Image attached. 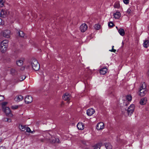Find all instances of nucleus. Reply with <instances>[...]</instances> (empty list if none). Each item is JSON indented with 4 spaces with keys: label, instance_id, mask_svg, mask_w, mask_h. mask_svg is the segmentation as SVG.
<instances>
[{
    "label": "nucleus",
    "instance_id": "obj_39",
    "mask_svg": "<svg viewBox=\"0 0 149 149\" xmlns=\"http://www.w3.org/2000/svg\"><path fill=\"white\" fill-rule=\"evenodd\" d=\"M109 95L111 97H112L113 96H114V93L112 92H111L109 93Z\"/></svg>",
    "mask_w": 149,
    "mask_h": 149
},
{
    "label": "nucleus",
    "instance_id": "obj_41",
    "mask_svg": "<svg viewBox=\"0 0 149 149\" xmlns=\"http://www.w3.org/2000/svg\"><path fill=\"white\" fill-rule=\"evenodd\" d=\"M18 107V106L17 105L12 106V108L13 109H16Z\"/></svg>",
    "mask_w": 149,
    "mask_h": 149
},
{
    "label": "nucleus",
    "instance_id": "obj_17",
    "mask_svg": "<svg viewBox=\"0 0 149 149\" xmlns=\"http://www.w3.org/2000/svg\"><path fill=\"white\" fill-rule=\"evenodd\" d=\"M51 141L53 143H60L59 140L58 138H52L50 139Z\"/></svg>",
    "mask_w": 149,
    "mask_h": 149
},
{
    "label": "nucleus",
    "instance_id": "obj_35",
    "mask_svg": "<svg viewBox=\"0 0 149 149\" xmlns=\"http://www.w3.org/2000/svg\"><path fill=\"white\" fill-rule=\"evenodd\" d=\"M26 131L27 132L30 133L31 132V129L29 127H26Z\"/></svg>",
    "mask_w": 149,
    "mask_h": 149
},
{
    "label": "nucleus",
    "instance_id": "obj_14",
    "mask_svg": "<svg viewBox=\"0 0 149 149\" xmlns=\"http://www.w3.org/2000/svg\"><path fill=\"white\" fill-rule=\"evenodd\" d=\"M23 99V97L21 95H19L16 96L14 99L15 101L19 102L22 101Z\"/></svg>",
    "mask_w": 149,
    "mask_h": 149
},
{
    "label": "nucleus",
    "instance_id": "obj_46",
    "mask_svg": "<svg viewBox=\"0 0 149 149\" xmlns=\"http://www.w3.org/2000/svg\"><path fill=\"white\" fill-rule=\"evenodd\" d=\"M40 140L42 142H44L43 140L42 139H41Z\"/></svg>",
    "mask_w": 149,
    "mask_h": 149
},
{
    "label": "nucleus",
    "instance_id": "obj_18",
    "mask_svg": "<svg viewBox=\"0 0 149 149\" xmlns=\"http://www.w3.org/2000/svg\"><path fill=\"white\" fill-rule=\"evenodd\" d=\"M7 12L3 10H0V17H4L7 15Z\"/></svg>",
    "mask_w": 149,
    "mask_h": 149
},
{
    "label": "nucleus",
    "instance_id": "obj_51",
    "mask_svg": "<svg viewBox=\"0 0 149 149\" xmlns=\"http://www.w3.org/2000/svg\"><path fill=\"white\" fill-rule=\"evenodd\" d=\"M83 143L84 144H85V143Z\"/></svg>",
    "mask_w": 149,
    "mask_h": 149
},
{
    "label": "nucleus",
    "instance_id": "obj_9",
    "mask_svg": "<svg viewBox=\"0 0 149 149\" xmlns=\"http://www.w3.org/2000/svg\"><path fill=\"white\" fill-rule=\"evenodd\" d=\"M87 26L85 24H84L81 25L80 27V29L81 32H84L87 30Z\"/></svg>",
    "mask_w": 149,
    "mask_h": 149
},
{
    "label": "nucleus",
    "instance_id": "obj_22",
    "mask_svg": "<svg viewBox=\"0 0 149 149\" xmlns=\"http://www.w3.org/2000/svg\"><path fill=\"white\" fill-rule=\"evenodd\" d=\"M147 101V99L146 97H144L142 98L140 102L141 104L144 105L146 104Z\"/></svg>",
    "mask_w": 149,
    "mask_h": 149
},
{
    "label": "nucleus",
    "instance_id": "obj_21",
    "mask_svg": "<svg viewBox=\"0 0 149 149\" xmlns=\"http://www.w3.org/2000/svg\"><path fill=\"white\" fill-rule=\"evenodd\" d=\"M120 13L119 12H116L113 14L114 17L115 19H118L120 17Z\"/></svg>",
    "mask_w": 149,
    "mask_h": 149
},
{
    "label": "nucleus",
    "instance_id": "obj_31",
    "mask_svg": "<svg viewBox=\"0 0 149 149\" xmlns=\"http://www.w3.org/2000/svg\"><path fill=\"white\" fill-rule=\"evenodd\" d=\"M108 26L109 27H112L114 26V24L112 22H110L108 24Z\"/></svg>",
    "mask_w": 149,
    "mask_h": 149
},
{
    "label": "nucleus",
    "instance_id": "obj_6",
    "mask_svg": "<svg viewBox=\"0 0 149 149\" xmlns=\"http://www.w3.org/2000/svg\"><path fill=\"white\" fill-rule=\"evenodd\" d=\"M71 96L70 94L66 93L63 96V99L65 100H67L68 102L71 99Z\"/></svg>",
    "mask_w": 149,
    "mask_h": 149
},
{
    "label": "nucleus",
    "instance_id": "obj_13",
    "mask_svg": "<svg viewBox=\"0 0 149 149\" xmlns=\"http://www.w3.org/2000/svg\"><path fill=\"white\" fill-rule=\"evenodd\" d=\"M77 127L79 130H83L84 128V125L82 123H79L77 125Z\"/></svg>",
    "mask_w": 149,
    "mask_h": 149
},
{
    "label": "nucleus",
    "instance_id": "obj_28",
    "mask_svg": "<svg viewBox=\"0 0 149 149\" xmlns=\"http://www.w3.org/2000/svg\"><path fill=\"white\" fill-rule=\"evenodd\" d=\"M120 6V4L118 2H116L115 3L114 5V7L115 8H118Z\"/></svg>",
    "mask_w": 149,
    "mask_h": 149
},
{
    "label": "nucleus",
    "instance_id": "obj_19",
    "mask_svg": "<svg viewBox=\"0 0 149 149\" xmlns=\"http://www.w3.org/2000/svg\"><path fill=\"white\" fill-rule=\"evenodd\" d=\"M104 145L107 149H111L112 148V146L111 144L109 142L105 143H104Z\"/></svg>",
    "mask_w": 149,
    "mask_h": 149
},
{
    "label": "nucleus",
    "instance_id": "obj_11",
    "mask_svg": "<svg viewBox=\"0 0 149 149\" xmlns=\"http://www.w3.org/2000/svg\"><path fill=\"white\" fill-rule=\"evenodd\" d=\"M8 46L6 45H0V50L1 52L2 53H3L5 52Z\"/></svg>",
    "mask_w": 149,
    "mask_h": 149
},
{
    "label": "nucleus",
    "instance_id": "obj_3",
    "mask_svg": "<svg viewBox=\"0 0 149 149\" xmlns=\"http://www.w3.org/2000/svg\"><path fill=\"white\" fill-rule=\"evenodd\" d=\"M6 70L10 71V74L13 76L16 75L18 74L17 71L15 69L10 67H7Z\"/></svg>",
    "mask_w": 149,
    "mask_h": 149
},
{
    "label": "nucleus",
    "instance_id": "obj_42",
    "mask_svg": "<svg viewBox=\"0 0 149 149\" xmlns=\"http://www.w3.org/2000/svg\"><path fill=\"white\" fill-rule=\"evenodd\" d=\"M0 149H6V148L4 146H0Z\"/></svg>",
    "mask_w": 149,
    "mask_h": 149
},
{
    "label": "nucleus",
    "instance_id": "obj_26",
    "mask_svg": "<svg viewBox=\"0 0 149 149\" xmlns=\"http://www.w3.org/2000/svg\"><path fill=\"white\" fill-rule=\"evenodd\" d=\"M8 41L7 40H5L1 42L0 45H4L8 46Z\"/></svg>",
    "mask_w": 149,
    "mask_h": 149
},
{
    "label": "nucleus",
    "instance_id": "obj_27",
    "mask_svg": "<svg viewBox=\"0 0 149 149\" xmlns=\"http://www.w3.org/2000/svg\"><path fill=\"white\" fill-rule=\"evenodd\" d=\"M23 63V61L22 60H19L18 61H17V65L19 66H22Z\"/></svg>",
    "mask_w": 149,
    "mask_h": 149
},
{
    "label": "nucleus",
    "instance_id": "obj_32",
    "mask_svg": "<svg viewBox=\"0 0 149 149\" xmlns=\"http://www.w3.org/2000/svg\"><path fill=\"white\" fill-rule=\"evenodd\" d=\"M94 27L96 30H98L100 28V26L98 24H95Z\"/></svg>",
    "mask_w": 149,
    "mask_h": 149
},
{
    "label": "nucleus",
    "instance_id": "obj_37",
    "mask_svg": "<svg viewBox=\"0 0 149 149\" xmlns=\"http://www.w3.org/2000/svg\"><path fill=\"white\" fill-rule=\"evenodd\" d=\"M123 2L126 4H128L129 3V0H123Z\"/></svg>",
    "mask_w": 149,
    "mask_h": 149
},
{
    "label": "nucleus",
    "instance_id": "obj_5",
    "mask_svg": "<svg viewBox=\"0 0 149 149\" xmlns=\"http://www.w3.org/2000/svg\"><path fill=\"white\" fill-rule=\"evenodd\" d=\"M3 109L7 116L12 115V114L11 113L10 109L9 107H6L5 108L3 107Z\"/></svg>",
    "mask_w": 149,
    "mask_h": 149
},
{
    "label": "nucleus",
    "instance_id": "obj_49",
    "mask_svg": "<svg viewBox=\"0 0 149 149\" xmlns=\"http://www.w3.org/2000/svg\"><path fill=\"white\" fill-rule=\"evenodd\" d=\"M116 28L118 30H119V29H118V27L117 26H116Z\"/></svg>",
    "mask_w": 149,
    "mask_h": 149
},
{
    "label": "nucleus",
    "instance_id": "obj_45",
    "mask_svg": "<svg viewBox=\"0 0 149 149\" xmlns=\"http://www.w3.org/2000/svg\"><path fill=\"white\" fill-rule=\"evenodd\" d=\"M2 141V139L0 138V144L1 143Z\"/></svg>",
    "mask_w": 149,
    "mask_h": 149
},
{
    "label": "nucleus",
    "instance_id": "obj_25",
    "mask_svg": "<svg viewBox=\"0 0 149 149\" xmlns=\"http://www.w3.org/2000/svg\"><path fill=\"white\" fill-rule=\"evenodd\" d=\"M26 127L25 126L22 125H19V128L22 131H24L26 130Z\"/></svg>",
    "mask_w": 149,
    "mask_h": 149
},
{
    "label": "nucleus",
    "instance_id": "obj_16",
    "mask_svg": "<svg viewBox=\"0 0 149 149\" xmlns=\"http://www.w3.org/2000/svg\"><path fill=\"white\" fill-rule=\"evenodd\" d=\"M143 45L144 47L147 48L149 45V40L146 39L144 40Z\"/></svg>",
    "mask_w": 149,
    "mask_h": 149
},
{
    "label": "nucleus",
    "instance_id": "obj_4",
    "mask_svg": "<svg viewBox=\"0 0 149 149\" xmlns=\"http://www.w3.org/2000/svg\"><path fill=\"white\" fill-rule=\"evenodd\" d=\"M134 104H132L130 105L127 109V113L130 116L133 113L134 109Z\"/></svg>",
    "mask_w": 149,
    "mask_h": 149
},
{
    "label": "nucleus",
    "instance_id": "obj_12",
    "mask_svg": "<svg viewBox=\"0 0 149 149\" xmlns=\"http://www.w3.org/2000/svg\"><path fill=\"white\" fill-rule=\"evenodd\" d=\"M95 112V111L93 109H90L87 110V114L89 116L92 115Z\"/></svg>",
    "mask_w": 149,
    "mask_h": 149
},
{
    "label": "nucleus",
    "instance_id": "obj_30",
    "mask_svg": "<svg viewBox=\"0 0 149 149\" xmlns=\"http://www.w3.org/2000/svg\"><path fill=\"white\" fill-rule=\"evenodd\" d=\"M26 77L25 76L23 75L19 77V80L20 81H22L26 78Z\"/></svg>",
    "mask_w": 149,
    "mask_h": 149
},
{
    "label": "nucleus",
    "instance_id": "obj_47",
    "mask_svg": "<svg viewBox=\"0 0 149 149\" xmlns=\"http://www.w3.org/2000/svg\"><path fill=\"white\" fill-rule=\"evenodd\" d=\"M112 47V49H113V47H114V46H113Z\"/></svg>",
    "mask_w": 149,
    "mask_h": 149
},
{
    "label": "nucleus",
    "instance_id": "obj_34",
    "mask_svg": "<svg viewBox=\"0 0 149 149\" xmlns=\"http://www.w3.org/2000/svg\"><path fill=\"white\" fill-rule=\"evenodd\" d=\"M4 1L3 0H0V7H2L4 5Z\"/></svg>",
    "mask_w": 149,
    "mask_h": 149
},
{
    "label": "nucleus",
    "instance_id": "obj_33",
    "mask_svg": "<svg viewBox=\"0 0 149 149\" xmlns=\"http://www.w3.org/2000/svg\"><path fill=\"white\" fill-rule=\"evenodd\" d=\"M126 98L129 101H130L132 99V97L130 95H128L126 97Z\"/></svg>",
    "mask_w": 149,
    "mask_h": 149
},
{
    "label": "nucleus",
    "instance_id": "obj_29",
    "mask_svg": "<svg viewBox=\"0 0 149 149\" xmlns=\"http://www.w3.org/2000/svg\"><path fill=\"white\" fill-rule=\"evenodd\" d=\"M3 121L5 122H7L10 123L11 122V119L8 118H4L3 119Z\"/></svg>",
    "mask_w": 149,
    "mask_h": 149
},
{
    "label": "nucleus",
    "instance_id": "obj_24",
    "mask_svg": "<svg viewBox=\"0 0 149 149\" xmlns=\"http://www.w3.org/2000/svg\"><path fill=\"white\" fill-rule=\"evenodd\" d=\"M17 34L18 36L22 37H24V33L22 31H18Z\"/></svg>",
    "mask_w": 149,
    "mask_h": 149
},
{
    "label": "nucleus",
    "instance_id": "obj_20",
    "mask_svg": "<svg viewBox=\"0 0 149 149\" xmlns=\"http://www.w3.org/2000/svg\"><path fill=\"white\" fill-rule=\"evenodd\" d=\"M102 146V143L101 142L99 143L94 146V149H100V147Z\"/></svg>",
    "mask_w": 149,
    "mask_h": 149
},
{
    "label": "nucleus",
    "instance_id": "obj_2",
    "mask_svg": "<svg viewBox=\"0 0 149 149\" xmlns=\"http://www.w3.org/2000/svg\"><path fill=\"white\" fill-rule=\"evenodd\" d=\"M31 64L32 68L35 70L37 71L40 68V65L38 61L36 59H33L31 62Z\"/></svg>",
    "mask_w": 149,
    "mask_h": 149
},
{
    "label": "nucleus",
    "instance_id": "obj_40",
    "mask_svg": "<svg viewBox=\"0 0 149 149\" xmlns=\"http://www.w3.org/2000/svg\"><path fill=\"white\" fill-rule=\"evenodd\" d=\"M4 98L3 96L0 95V101H2L4 100Z\"/></svg>",
    "mask_w": 149,
    "mask_h": 149
},
{
    "label": "nucleus",
    "instance_id": "obj_43",
    "mask_svg": "<svg viewBox=\"0 0 149 149\" xmlns=\"http://www.w3.org/2000/svg\"><path fill=\"white\" fill-rule=\"evenodd\" d=\"M109 51H111V52H116V49H111V50H109Z\"/></svg>",
    "mask_w": 149,
    "mask_h": 149
},
{
    "label": "nucleus",
    "instance_id": "obj_15",
    "mask_svg": "<svg viewBox=\"0 0 149 149\" xmlns=\"http://www.w3.org/2000/svg\"><path fill=\"white\" fill-rule=\"evenodd\" d=\"M107 69L106 68H104L100 70V74L104 75L107 72Z\"/></svg>",
    "mask_w": 149,
    "mask_h": 149
},
{
    "label": "nucleus",
    "instance_id": "obj_10",
    "mask_svg": "<svg viewBox=\"0 0 149 149\" xmlns=\"http://www.w3.org/2000/svg\"><path fill=\"white\" fill-rule=\"evenodd\" d=\"M104 127V124L102 122L98 123L96 126V129L98 130H100L103 129Z\"/></svg>",
    "mask_w": 149,
    "mask_h": 149
},
{
    "label": "nucleus",
    "instance_id": "obj_1",
    "mask_svg": "<svg viewBox=\"0 0 149 149\" xmlns=\"http://www.w3.org/2000/svg\"><path fill=\"white\" fill-rule=\"evenodd\" d=\"M139 95L141 96H144L148 92L146 84L144 83H141L139 90Z\"/></svg>",
    "mask_w": 149,
    "mask_h": 149
},
{
    "label": "nucleus",
    "instance_id": "obj_38",
    "mask_svg": "<svg viewBox=\"0 0 149 149\" xmlns=\"http://www.w3.org/2000/svg\"><path fill=\"white\" fill-rule=\"evenodd\" d=\"M131 12L132 11L131 9L130 8H129L127 9V13L128 15H129L131 13Z\"/></svg>",
    "mask_w": 149,
    "mask_h": 149
},
{
    "label": "nucleus",
    "instance_id": "obj_36",
    "mask_svg": "<svg viewBox=\"0 0 149 149\" xmlns=\"http://www.w3.org/2000/svg\"><path fill=\"white\" fill-rule=\"evenodd\" d=\"M4 24V21L0 18V25H3Z\"/></svg>",
    "mask_w": 149,
    "mask_h": 149
},
{
    "label": "nucleus",
    "instance_id": "obj_7",
    "mask_svg": "<svg viewBox=\"0 0 149 149\" xmlns=\"http://www.w3.org/2000/svg\"><path fill=\"white\" fill-rule=\"evenodd\" d=\"M10 32L9 30H5L3 31V35L4 37L7 38H9L10 37Z\"/></svg>",
    "mask_w": 149,
    "mask_h": 149
},
{
    "label": "nucleus",
    "instance_id": "obj_44",
    "mask_svg": "<svg viewBox=\"0 0 149 149\" xmlns=\"http://www.w3.org/2000/svg\"><path fill=\"white\" fill-rule=\"evenodd\" d=\"M7 102H4L3 103L2 105L3 106H5L6 105Z\"/></svg>",
    "mask_w": 149,
    "mask_h": 149
},
{
    "label": "nucleus",
    "instance_id": "obj_50",
    "mask_svg": "<svg viewBox=\"0 0 149 149\" xmlns=\"http://www.w3.org/2000/svg\"><path fill=\"white\" fill-rule=\"evenodd\" d=\"M122 44L123 45V42L122 43Z\"/></svg>",
    "mask_w": 149,
    "mask_h": 149
},
{
    "label": "nucleus",
    "instance_id": "obj_48",
    "mask_svg": "<svg viewBox=\"0 0 149 149\" xmlns=\"http://www.w3.org/2000/svg\"><path fill=\"white\" fill-rule=\"evenodd\" d=\"M30 132L31 133H33V131H31V132Z\"/></svg>",
    "mask_w": 149,
    "mask_h": 149
},
{
    "label": "nucleus",
    "instance_id": "obj_8",
    "mask_svg": "<svg viewBox=\"0 0 149 149\" xmlns=\"http://www.w3.org/2000/svg\"><path fill=\"white\" fill-rule=\"evenodd\" d=\"M32 101L33 98L31 96H27L25 98V101L27 104L31 103L32 102Z\"/></svg>",
    "mask_w": 149,
    "mask_h": 149
},
{
    "label": "nucleus",
    "instance_id": "obj_23",
    "mask_svg": "<svg viewBox=\"0 0 149 149\" xmlns=\"http://www.w3.org/2000/svg\"><path fill=\"white\" fill-rule=\"evenodd\" d=\"M118 31L120 35L123 36L125 35V31L122 28L118 30Z\"/></svg>",
    "mask_w": 149,
    "mask_h": 149
}]
</instances>
